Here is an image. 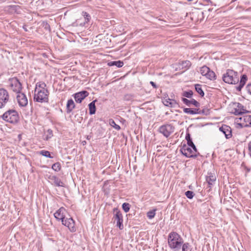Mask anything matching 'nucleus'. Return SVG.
Instances as JSON below:
<instances>
[{
	"mask_svg": "<svg viewBox=\"0 0 251 251\" xmlns=\"http://www.w3.org/2000/svg\"><path fill=\"white\" fill-rule=\"evenodd\" d=\"M46 84L40 81L36 83L34 90V100L38 102H48L49 92L46 88Z\"/></svg>",
	"mask_w": 251,
	"mask_h": 251,
	"instance_id": "nucleus-1",
	"label": "nucleus"
},
{
	"mask_svg": "<svg viewBox=\"0 0 251 251\" xmlns=\"http://www.w3.org/2000/svg\"><path fill=\"white\" fill-rule=\"evenodd\" d=\"M242 120V119L246 123V124L244 125L245 126H250V123H251V115H247L246 116H244L240 118Z\"/></svg>",
	"mask_w": 251,
	"mask_h": 251,
	"instance_id": "nucleus-27",
	"label": "nucleus"
},
{
	"mask_svg": "<svg viewBox=\"0 0 251 251\" xmlns=\"http://www.w3.org/2000/svg\"><path fill=\"white\" fill-rule=\"evenodd\" d=\"M224 82L228 84H236L239 82L238 73L232 70L228 69L226 73L223 75Z\"/></svg>",
	"mask_w": 251,
	"mask_h": 251,
	"instance_id": "nucleus-3",
	"label": "nucleus"
},
{
	"mask_svg": "<svg viewBox=\"0 0 251 251\" xmlns=\"http://www.w3.org/2000/svg\"><path fill=\"white\" fill-rule=\"evenodd\" d=\"M48 178L51 181V183L54 185L58 187H64V183L59 178L55 176L50 175L48 177Z\"/></svg>",
	"mask_w": 251,
	"mask_h": 251,
	"instance_id": "nucleus-13",
	"label": "nucleus"
},
{
	"mask_svg": "<svg viewBox=\"0 0 251 251\" xmlns=\"http://www.w3.org/2000/svg\"><path fill=\"white\" fill-rule=\"evenodd\" d=\"M198 109H199V111H200V113H198L199 114H202L203 115H207L209 114V110L208 109L203 108L202 110L200 109V108H198Z\"/></svg>",
	"mask_w": 251,
	"mask_h": 251,
	"instance_id": "nucleus-38",
	"label": "nucleus"
},
{
	"mask_svg": "<svg viewBox=\"0 0 251 251\" xmlns=\"http://www.w3.org/2000/svg\"><path fill=\"white\" fill-rule=\"evenodd\" d=\"M150 84L152 85V86L154 88H157V86L156 85V84L153 82V81H151L150 82Z\"/></svg>",
	"mask_w": 251,
	"mask_h": 251,
	"instance_id": "nucleus-43",
	"label": "nucleus"
},
{
	"mask_svg": "<svg viewBox=\"0 0 251 251\" xmlns=\"http://www.w3.org/2000/svg\"><path fill=\"white\" fill-rule=\"evenodd\" d=\"M97 100H94L91 102H90L88 106L89 109V113L91 115L94 114L96 112V106H95V102Z\"/></svg>",
	"mask_w": 251,
	"mask_h": 251,
	"instance_id": "nucleus-23",
	"label": "nucleus"
},
{
	"mask_svg": "<svg viewBox=\"0 0 251 251\" xmlns=\"http://www.w3.org/2000/svg\"><path fill=\"white\" fill-rule=\"evenodd\" d=\"M175 130V126L171 124H166L161 126L159 131L165 137H169Z\"/></svg>",
	"mask_w": 251,
	"mask_h": 251,
	"instance_id": "nucleus-6",
	"label": "nucleus"
},
{
	"mask_svg": "<svg viewBox=\"0 0 251 251\" xmlns=\"http://www.w3.org/2000/svg\"><path fill=\"white\" fill-rule=\"evenodd\" d=\"M9 98L8 92L4 89H0V108L5 106L9 100Z\"/></svg>",
	"mask_w": 251,
	"mask_h": 251,
	"instance_id": "nucleus-8",
	"label": "nucleus"
},
{
	"mask_svg": "<svg viewBox=\"0 0 251 251\" xmlns=\"http://www.w3.org/2000/svg\"><path fill=\"white\" fill-rule=\"evenodd\" d=\"M186 196L189 199H191L194 196V192L191 191H187L185 193Z\"/></svg>",
	"mask_w": 251,
	"mask_h": 251,
	"instance_id": "nucleus-39",
	"label": "nucleus"
},
{
	"mask_svg": "<svg viewBox=\"0 0 251 251\" xmlns=\"http://www.w3.org/2000/svg\"><path fill=\"white\" fill-rule=\"evenodd\" d=\"M52 169L56 172H58L61 169V165L59 162H56L54 163L52 165Z\"/></svg>",
	"mask_w": 251,
	"mask_h": 251,
	"instance_id": "nucleus-32",
	"label": "nucleus"
},
{
	"mask_svg": "<svg viewBox=\"0 0 251 251\" xmlns=\"http://www.w3.org/2000/svg\"><path fill=\"white\" fill-rule=\"evenodd\" d=\"M114 212L115 213L114 215V218L115 219V220L116 221L117 226L120 229H123L124 226L123 225V217L122 213L117 208L114 209Z\"/></svg>",
	"mask_w": 251,
	"mask_h": 251,
	"instance_id": "nucleus-9",
	"label": "nucleus"
},
{
	"mask_svg": "<svg viewBox=\"0 0 251 251\" xmlns=\"http://www.w3.org/2000/svg\"><path fill=\"white\" fill-rule=\"evenodd\" d=\"M40 154L47 157L52 158V156L50 155V152L47 151L42 150L40 151Z\"/></svg>",
	"mask_w": 251,
	"mask_h": 251,
	"instance_id": "nucleus-35",
	"label": "nucleus"
},
{
	"mask_svg": "<svg viewBox=\"0 0 251 251\" xmlns=\"http://www.w3.org/2000/svg\"><path fill=\"white\" fill-rule=\"evenodd\" d=\"M182 251H191L190 245L188 243H185L182 245Z\"/></svg>",
	"mask_w": 251,
	"mask_h": 251,
	"instance_id": "nucleus-34",
	"label": "nucleus"
},
{
	"mask_svg": "<svg viewBox=\"0 0 251 251\" xmlns=\"http://www.w3.org/2000/svg\"><path fill=\"white\" fill-rule=\"evenodd\" d=\"M181 153L187 157L197 156V149L195 146L189 147L184 145L180 150Z\"/></svg>",
	"mask_w": 251,
	"mask_h": 251,
	"instance_id": "nucleus-5",
	"label": "nucleus"
},
{
	"mask_svg": "<svg viewBox=\"0 0 251 251\" xmlns=\"http://www.w3.org/2000/svg\"><path fill=\"white\" fill-rule=\"evenodd\" d=\"M185 139L187 141L188 145L189 147H193L195 146L194 144L193 143L192 139L190 136V134L189 133H187L185 137Z\"/></svg>",
	"mask_w": 251,
	"mask_h": 251,
	"instance_id": "nucleus-28",
	"label": "nucleus"
},
{
	"mask_svg": "<svg viewBox=\"0 0 251 251\" xmlns=\"http://www.w3.org/2000/svg\"><path fill=\"white\" fill-rule=\"evenodd\" d=\"M75 107V104L73 100L72 99L68 100L67 103V112H71Z\"/></svg>",
	"mask_w": 251,
	"mask_h": 251,
	"instance_id": "nucleus-24",
	"label": "nucleus"
},
{
	"mask_svg": "<svg viewBox=\"0 0 251 251\" xmlns=\"http://www.w3.org/2000/svg\"><path fill=\"white\" fill-rule=\"evenodd\" d=\"M2 119L9 123H16L19 120V115L16 111L9 110L3 114Z\"/></svg>",
	"mask_w": 251,
	"mask_h": 251,
	"instance_id": "nucleus-4",
	"label": "nucleus"
},
{
	"mask_svg": "<svg viewBox=\"0 0 251 251\" xmlns=\"http://www.w3.org/2000/svg\"><path fill=\"white\" fill-rule=\"evenodd\" d=\"M219 129L225 134L226 138L229 139L231 137V129L230 126L226 125H223L220 127Z\"/></svg>",
	"mask_w": 251,
	"mask_h": 251,
	"instance_id": "nucleus-16",
	"label": "nucleus"
},
{
	"mask_svg": "<svg viewBox=\"0 0 251 251\" xmlns=\"http://www.w3.org/2000/svg\"><path fill=\"white\" fill-rule=\"evenodd\" d=\"M66 209L63 207L60 208L54 213V217L58 221L62 222L65 217Z\"/></svg>",
	"mask_w": 251,
	"mask_h": 251,
	"instance_id": "nucleus-14",
	"label": "nucleus"
},
{
	"mask_svg": "<svg viewBox=\"0 0 251 251\" xmlns=\"http://www.w3.org/2000/svg\"><path fill=\"white\" fill-rule=\"evenodd\" d=\"M248 148H249V154L251 157V142H250L249 143Z\"/></svg>",
	"mask_w": 251,
	"mask_h": 251,
	"instance_id": "nucleus-42",
	"label": "nucleus"
},
{
	"mask_svg": "<svg viewBox=\"0 0 251 251\" xmlns=\"http://www.w3.org/2000/svg\"><path fill=\"white\" fill-rule=\"evenodd\" d=\"M109 124L111 126H113L114 128L118 130L121 129V127L120 126L117 125L115 121L112 119L109 120Z\"/></svg>",
	"mask_w": 251,
	"mask_h": 251,
	"instance_id": "nucleus-31",
	"label": "nucleus"
},
{
	"mask_svg": "<svg viewBox=\"0 0 251 251\" xmlns=\"http://www.w3.org/2000/svg\"><path fill=\"white\" fill-rule=\"evenodd\" d=\"M108 65L109 66H116L117 67L120 68L124 65V63L121 61H115L109 62Z\"/></svg>",
	"mask_w": 251,
	"mask_h": 251,
	"instance_id": "nucleus-25",
	"label": "nucleus"
},
{
	"mask_svg": "<svg viewBox=\"0 0 251 251\" xmlns=\"http://www.w3.org/2000/svg\"><path fill=\"white\" fill-rule=\"evenodd\" d=\"M250 126H251V122L250 123Z\"/></svg>",
	"mask_w": 251,
	"mask_h": 251,
	"instance_id": "nucleus-45",
	"label": "nucleus"
},
{
	"mask_svg": "<svg viewBox=\"0 0 251 251\" xmlns=\"http://www.w3.org/2000/svg\"><path fill=\"white\" fill-rule=\"evenodd\" d=\"M187 0L189 1H192L193 0Z\"/></svg>",
	"mask_w": 251,
	"mask_h": 251,
	"instance_id": "nucleus-44",
	"label": "nucleus"
},
{
	"mask_svg": "<svg viewBox=\"0 0 251 251\" xmlns=\"http://www.w3.org/2000/svg\"><path fill=\"white\" fill-rule=\"evenodd\" d=\"M182 100L186 105L188 106H190L191 105H194L196 107H199L200 105V103L194 99L189 100L186 98H182Z\"/></svg>",
	"mask_w": 251,
	"mask_h": 251,
	"instance_id": "nucleus-18",
	"label": "nucleus"
},
{
	"mask_svg": "<svg viewBox=\"0 0 251 251\" xmlns=\"http://www.w3.org/2000/svg\"><path fill=\"white\" fill-rule=\"evenodd\" d=\"M205 76L210 80H214L216 78L215 73L210 70H209Z\"/></svg>",
	"mask_w": 251,
	"mask_h": 251,
	"instance_id": "nucleus-29",
	"label": "nucleus"
},
{
	"mask_svg": "<svg viewBox=\"0 0 251 251\" xmlns=\"http://www.w3.org/2000/svg\"><path fill=\"white\" fill-rule=\"evenodd\" d=\"M193 94V93L191 90L188 91H184L183 93L182 96L188 98H190L192 97Z\"/></svg>",
	"mask_w": 251,
	"mask_h": 251,
	"instance_id": "nucleus-37",
	"label": "nucleus"
},
{
	"mask_svg": "<svg viewBox=\"0 0 251 251\" xmlns=\"http://www.w3.org/2000/svg\"><path fill=\"white\" fill-rule=\"evenodd\" d=\"M168 242L169 246L176 251L180 249L183 243V240L180 236L175 232H172L169 234Z\"/></svg>",
	"mask_w": 251,
	"mask_h": 251,
	"instance_id": "nucleus-2",
	"label": "nucleus"
},
{
	"mask_svg": "<svg viewBox=\"0 0 251 251\" xmlns=\"http://www.w3.org/2000/svg\"><path fill=\"white\" fill-rule=\"evenodd\" d=\"M247 80V76L245 75H242L240 81L239 82V84L238 86L236 87V89L240 91L243 88V87L245 85L246 81Z\"/></svg>",
	"mask_w": 251,
	"mask_h": 251,
	"instance_id": "nucleus-19",
	"label": "nucleus"
},
{
	"mask_svg": "<svg viewBox=\"0 0 251 251\" xmlns=\"http://www.w3.org/2000/svg\"><path fill=\"white\" fill-rule=\"evenodd\" d=\"M195 90L199 94L201 97H203L204 95V92L202 90L201 86L200 84H197L195 85Z\"/></svg>",
	"mask_w": 251,
	"mask_h": 251,
	"instance_id": "nucleus-26",
	"label": "nucleus"
},
{
	"mask_svg": "<svg viewBox=\"0 0 251 251\" xmlns=\"http://www.w3.org/2000/svg\"><path fill=\"white\" fill-rule=\"evenodd\" d=\"M89 93L86 91H83L75 94V99L76 102L80 103L84 99Z\"/></svg>",
	"mask_w": 251,
	"mask_h": 251,
	"instance_id": "nucleus-15",
	"label": "nucleus"
},
{
	"mask_svg": "<svg viewBox=\"0 0 251 251\" xmlns=\"http://www.w3.org/2000/svg\"><path fill=\"white\" fill-rule=\"evenodd\" d=\"M247 91L249 93L251 94V83L249 84L246 87Z\"/></svg>",
	"mask_w": 251,
	"mask_h": 251,
	"instance_id": "nucleus-41",
	"label": "nucleus"
},
{
	"mask_svg": "<svg viewBox=\"0 0 251 251\" xmlns=\"http://www.w3.org/2000/svg\"><path fill=\"white\" fill-rule=\"evenodd\" d=\"M82 15L84 18L85 19L86 22H88L91 18L90 15L86 12H83Z\"/></svg>",
	"mask_w": 251,
	"mask_h": 251,
	"instance_id": "nucleus-40",
	"label": "nucleus"
},
{
	"mask_svg": "<svg viewBox=\"0 0 251 251\" xmlns=\"http://www.w3.org/2000/svg\"><path fill=\"white\" fill-rule=\"evenodd\" d=\"M216 180V177L215 175L211 173L208 174V176L206 177V181L207 182L209 187L213 185Z\"/></svg>",
	"mask_w": 251,
	"mask_h": 251,
	"instance_id": "nucleus-20",
	"label": "nucleus"
},
{
	"mask_svg": "<svg viewBox=\"0 0 251 251\" xmlns=\"http://www.w3.org/2000/svg\"><path fill=\"white\" fill-rule=\"evenodd\" d=\"M209 70L210 69L208 67L206 66H203L201 68L200 73L202 75L206 76Z\"/></svg>",
	"mask_w": 251,
	"mask_h": 251,
	"instance_id": "nucleus-30",
	"label": "nucleus"
},
{
	"mask_svg": "<svg viewBox=\"0 0 251 251\" xmlns=\"http://www.w3.org/2000/svg\"><path fill=\"white\" fill-rule=\"evenodd\" d=\"M155 211H156V209H154L152 210H151V211L148 212L147 215V217H148V218L150 219H151L153 218H154L155 215Z\"/></svg>",
	"mask_w": 251,
	"mask_h": 251,
	"instance_id": "nucleus-33",
	"label": "nucleus"
},
{
	"mask_svg": "<svg viewBox=\"0 0 251 251\" xmlns=\"http://www.w3.org/2000/svg\"><path fill=\"white\" fill-rule=\"evenodd\" d=\"M234 111L232 113L236 115H241L245 113L246 110L244 108L243 105L240 103H234Z\"/></svg>",
	"mask_w": 251,
	"mask_h": 251,
	"instance_id": "nucleus-12",
	"label": "nucleus"
},
{
	"mask_svg": "<svg viewBox=\"0 0 251 251\" xmlns=\"http://www.w3.org/2000/svg\"><path fill=\"white\" fill-rule=\"evenodd\" d=\"M191 65V63L188 60L182 61L179 63V68L187 70Z\"/></svg>",
	"mask_w": 251,
	"mask_h": 251,
	"instance_id": "nucleus-21",
	"label": "nucleus"
},
{
	"mask_svg": "<svg viewBox=\"0 0 251 251\" xmlns=\"http://www.w3.org/2000/svg\"><path fill=\"white\" fill-rule=\"evenodd\" d=\"M9 81L11 89L17 94L20 93L22 86L19 79L17 77H13L9 79Z\"/></svg>",
	"mask_w": 251,
	"mask_h": 251,
	"instance_id": "nucleus-7",
	"label": "nucleus"
},
{
	"mask_svg": "<svg viewBox=\"0 0 251 251\" xmlns=\"http://www.w3.org/2000/svg\"><path fill=\"white\" fill-rule=\"evenodd\" d=\"M183 111L185 113L191 115L197 114L200 113L198 108H185L183 109Z\"/></svg>",
	"mask_w": 251,
	"mask_h": 251,
	"instance_id": "nucleus-22",
	"label": "nucleus"
},
{
	"mask_svg": "<svg viewBox=\"0 0 251 251\" xmlns=\"http://www.w3.org/2000/svg\"><path fill=\"white\" fill-rule=\"evenodd\" d=\"M62 224L67 226L71 232H74L76 231L75 222L72 218H65L62 222Z\"/></svg>",
	"mask_w": 251,
	"mask_h": 251,
	"instance_id": "nucleus-10",
	"label": "nucleus"
},
{
	"mask_svg": "<svg viewBox=\"0 0 251 251\" xmlns=\"http://www.w3.org/2000/svg\"><path fill=\"white\" fill-rule=\"evenodd\" d=\"M130 205L128 203L125 202L122 204V208L125 212H128L130 209Z\"/></svg>",
	"mask_w": 251,
	"mask_h": 251,
	"instance_id": "nucleus-36",
	"label": "nucleus"
},
{
	"mask_svg": "<svg viewBox=\"0 0 251 251\" xmlns=\"http://www.w3.org/2000/svg\"><path fill=\"white\" fill-rule=\"evenodd\" d=\"M16 99L20 107H25L28 104L27 98L23 93H18L16 96Z\"/></svg>",
	"mask_w": 251,
	"mask_h": 251,
	"instance_id": "nucleus-11",
	"label": "nucleus"
},
{
	"mask_svg": "<svg viewBox=\"0 0 251 251\" xmlns=\"http://www.w3.org/2000/svg\"><path fill=\"white\" fill-rule=\"evenodd\" d=\"M163 102L165 106L173 108L177 107L178 105L176 100L170 99H165Z\"/></svg>",
	"mask_w": 251,
	"mask_h": 251,
	"instance_id": "nucleus-17",
	"label": "nucleus"
}]
</instances>
